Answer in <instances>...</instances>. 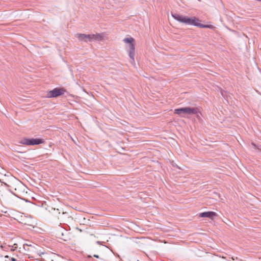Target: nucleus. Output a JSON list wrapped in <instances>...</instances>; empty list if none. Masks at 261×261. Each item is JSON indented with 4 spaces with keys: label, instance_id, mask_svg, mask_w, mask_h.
I'll return each instance as SVG.
<instances>
[{
    "label": "nucleus",
    "instance_id": "f8f14e48",
    "mask_svg": "<svg viewBox=\"0 0 261 261\" xmlns=\"http://www.w3.org/2000/svg\"><path fill=\"white\" fill-rule=\"evenodd\" d=\"M11 260H12V261H16V259H15L14 258H12Z\"/></svg>",
    "mask_w": 261,
    "mask_h": 261
},
{
    "label": "nucleus",
    "instance_id": "0eeeda50",
    "mask_svg": "<svg viewBox=\"0 0 261 261\" xmlns=\"http://www.w3.org/2000/svg\"><path fill=\"white\" fill-rule=\"evenodd\" d=\"M75 37L80 41L90 42L89 34L77 33L75 35Z\"/></svg>",
    "mask_w": 261,
    "mask_h": 261
},
{
    "label": "nucleus",
    "instance_id": "9d476101",
    "mask_svg": "<svg viewBox=\"0 0 261 261\" xmlns=\"http://www.w3.org/2000/svg\"><path fill=\"white\" fill-rule=\"evenodd\" d=\"M17 248V244H14V245L12 247V248L11 249V250H15Z\"/></svg>",
    "mask_w": 261,
    "mask_h": 261
},
{
    "label": "nucleus",
    "instance_id": "7ed1b4c3",
    "mask_svg": "<svg viewBox=\"0 0 261 261\" xmlns=\"http://www.w3.org/2000/svg\"><path fill=\"white\" fill-rule=\"evenodd\" d=\"M199 112L197 108L194 107H185L174 110V113L184 117L183 115H194L197 114Z\"/></svg>",
    "mask_w": 261,
    "mask_h": 261
},
{
    "label": "nucleus",
    "instance_id": "6e6552de",
    "mask_svg": "<svg viewBox=\"0 0 261 261\" xmlns=\"http://www.w3.org/2000/svg\"><path fill=\"white\" fill-rule=\"evenodd\" d=\"M217 214L214 212H203L199 214V216L202 218H210L213 219L214 217H216Z\"/></svg>",
    "mask_w": 261,
    "mask_h": 261
},
{
    "label": "nucleus",
    "instance_id": "1a4fd4ad",
    "mask_svg": "<svg viewBox=\"0 0 261 261\" xmlns=\"http://www.w3.org/2000/svg\"><path fill=\"white\" fill-rule=\"evenodd\" d=\"M21 223L24 225L31 226L32 225V219L30 217H25L24 219L22 220Z\"/></svg>",
    "mask_w": 261,
    "mask_h": 261
},
{
    "label": "nucleus",
    "instance_id": "f257e3e1",
    "mask_svg": "<svg viewBox=\"0 0 261 261\" xmlns=\"http://www.w3.org/2000/svg\"><path fill=\"white\" fill-rule=\"evenodd\" d=\"M171 16L176 21L187 25H194L202 28H214V27L212 25H203L201 24L199 19L195 16L189 17L177 13H172Z\"/></svg>",
    "mask_w": 261,
    "mask_h": 261
},
{
    "label": "nucleus",
    "instance_id": "4468645a",
    "mask_svg": "<svg viewBox=\"0 0 261 261\" xmlns=\"http://www.w3.org/2000/svg\"><path fill=\"white\" fill-rule=\"evenodd\" d=\"M88 257H91V255H89Z\"/></svg>",
    "mask_w": 261,
    "mask_h": 261
},
{
    "label": "nucleus",
    "instance_id": "9b49d317",
    "mask_svg": "<svg viewBox=\"0 0 261 261\" xmlns=\"http://www.w3.org/2000/svg\"><path fill=\"white\" fill-rule=\"evenodd\" d=\"M93 256L96 257V258H98L99 257V256L98 255H96V254H94L93 255Z\"/></svg>",
    "mask_w": 261,
    "mask_h": 261
},
{
    "label": "nucleus",
    "instance_id": "f03ea898",
    "mask_svg": "<svg viewBox=\"0 0 261 261\" xmlns=\"http://www.w3.org/2000/svg\"><path fill=\"white\" fill-rule=\"evenodd\" d=\"M123 41L124 43L127 44L126 47L128 54V56L130 59V62L133 66H135V39L133 37L125 38L123 40Z\"/></svg>",
    "mask_w": 261,
    "mask_h": 261
},
{
    "label": "nucleus",
    "instance_id": "39448f33",
    "mask_svg": "<svg viewBox=\"0 0 261 261\" xmlns=\"http://www.w3.org/2000/svg\"><path fill=\"white\" fill-rule=\"evenodd\" d=\"M65 92L63 88H56L52 90L48 91L46 94V97L53 98L63 95Z\"/></svg>",
    "mask_w": 261,
    "mask_h": 261
},
{
    "label": "nucleus",
    "instance_id": "ddd939ff",
    "mask_svg": "<svg viewBox=\"0 0 261 261\" xmlns=\"http://www.w3.org/2000/svg\"><path fill=\"white\" fill-rule=\"evenodd\" d=\"M25 245H27V246H31V245H27V244H26Z\"/></svg>",
    "mask_w": 261,
    "mask_h": 261
},
{
    "label": "nucleus",
    "instance_id": "423d86ee",
    "mask_svg": "<svg viewBox=\"0 0 261 261\" xmlns=\"http://www.w3.org/2000/svg\"><path fill=\"white\" fill-rule=\"evenodd\" d=\"M105 34L104 33H96L95 34H89L90 42L101 41L104 39Z\"/></svg>",
    "mask_w": 261,
    "mask_h": 261
},
{
    "label": "nucleus",
    "instance_id": "20e7f679",
    "mask_svg": "<svg viewBox=\"0 0 261 261\" xmlns=\"http://www.w3.org/2000/svg\"><path fill=\"white\" fill-rule=\"evenodd\" d=\"M43 141L42 139H28V138H23L20 141V143L23 145H38L42 143Z\"/></svg>",
    "mask_w": 261,
    "mask_h": 261
}]
</instances>
